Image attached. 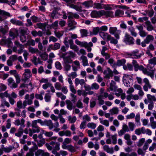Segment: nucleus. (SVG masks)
Segmentation results:
<instances>
[{
  "label": "nucleus",
  "instance_id": "1",
  "mask_svg": "<svg viewBox=\"0 0 156 156\" xmlns=\"http://www.w3.org/2000/svg\"><path fill=\"white\" fill-rule=\"evenodd\" d=\"M122 81L124 85L127 87H130L133 82V77L130 75L124 74Z\"/></svg>",
  "mask_w": 156,
  "mask_h": 156
},
{
  "label": "nucleus",
  "instance_id": "2",
  "mask_svg": "<svg viewBox=\"0 0 156 156\" xmlns=\"http://www.w3.org/2000/svg\"><path fill=\"white\" fill-rule=\"evenodd\" d=\"M66 2L67 5L70 8L76 10V11L80 12L81 11V8L78 5H75L76 0H63Z\"/></svg>",
  "mask_w": 156,
  "mask_h": 156
},
{
  "label": "nucleus",
  "instance_id": "3",
  "mask_svg": "<svg viewBox=\"0 0 156 156\" xmlns=\"http://www.w3.org/2000/svg\"><path fill=\"white\" fill-rule=\"evenodd\" d=\"M123 41L126 44L130 45L134 43V39L127 33H126L123 39Z\"/></svg>",
  "mask_w": 156,
  "mask_h": 156
},
{
  "label": "nucleus",
  "instance_id": "4",
  "mask_svg": "<svg viewBox=\"0 0 156 156\" xmlns=\"http://www.w3.org/2000/svg\"><path fill=\"white\" fill-rule=\"evenodd\" d=\"M109 32L110 34L114 35L117 39H118L119 38V35L121 32V31L117 30L116 27H110L109 29Z\"/></svg>",
  "mask_w": 156,
  "mask_h": 156
},
{
  "label": "nucleus",
  "instance_id": "5",
  "mask_svg": "<svg viewBox=\"0 0 156 156\" xmlns=\"http://www.w3.org/2000/svg\"><path fill=\"white\" fill-rule=\"evenodd\" d=\"M36 26L38 28L42 30L43 31H44V33L47 35H49L51 34V32L49 30H46L47 25L45 23H37L36 24Z\"/></svg>",
  "mask_w": 156,
  "mask_h": 156
},
{
  "label": "nucleus",
  "instance_id": "6",
  "mask_svg": "<svg viewBox=\"0 0 156 156\" xmlns=\"http://www.w3.org/2000/svg\"><path fill=\"white\" fill-rule=\"evenodd\" d=\"M46 125L48 127L50 130H51L54 128H58L59 126L58 122H55L54 124L51 120H47Z\"/></svg>",
  "mask_w": 156,
  "mask_h": 156
},
{
  "label": "nucleus",
  "instance_id": "7",
  "mask_svg": "<svg viewBox=\"0 0 156 156\" xmlns=\"http://www.w3.org/2000/svg\"><path fill=\"white\" fill-rule=\"evenodd\" d=\"M142 54L139 53V51L136 49L133 51L131 53L128 54L129 57L133 58H138L142 56Z\"/></svg>",
  "mask_w": 156,
  "mask_h": 156
},
{
  "label": "nucleus",
  "instance_id": "8",
  "mask_svg": "<svg viewBox=\"0 0 156 156\" xmlns=\"http://www.w3.org/2000/svg\"><path fill=\"white\" fill-rule=\"evenodd\" d=\"M132 64L135 71H137L138 70L142 71L144 68L142 65H139L135 60H133Z\"/></svg>",
  "mask_w": 156,
  "mask_h": 156
},
{
  "label": "nucleus",
  "instance_id": "9",
  "mask_svg": "<svg viewBox=\"0 0 156 156\" xmlns=\"http://www.w3.org/2000/svg\"><path fill=\"white\" fill-rule=\"evenodd\" d=\"M10 14L3 10L0 9V23L6 18V17L10 16Z\"/></svg>",
  "mask_w": 156,
  "mask_h": 156
},
{
  "label": "nucleus",
  "instance_id": "10",
  "mask_svg": "<svg viewBox=\"0 0 156 156\" xmlns=\"http://www.w3.org/2000/svg\"><path fill=\"white\" fill-rule=\"evenodd\" d=\"M143 81L145 83V84L143 87L144 90L145 91H147L148 90V89H151V88L152 86L150 84L149 80L147 78H144Z\"/></svg>",
  "mask_w": 156,
  "mask_h": 156
},
{
  "label": "nucleus",
  "instance_id": "11",
  "mask_svg": "<svg viewBox=\"0 0 156 156\" xmlns=\"http://www.w3.org/2000/svg\"><path fill=\"white\" fill-rule=\"evenodd\" d=\"M42 87L44 90H47L48 88L50 87L51 91L53 93L55 92V90L52 84L50 82L45 83L42 85Z\"/></svg>",
  "mask_w": 156,
  "mask_h": 156
},
{
  "label": "nucleus",
  "instance_id": "12",
  "mask_svg": "<svg viewBox=\"0 0 156 156\" xmlns=\"http://www.w3.org/2000/svg\"><path fill=\"white\" fill-rule=\"evenodd\" d=\"M8 85L11 88H16L18 86L17 84L15 83L13 79L11 78H9L8 79Z\"/></svg>",
  "mask_w": 156,
  "mask_h": 156
},
{
  "label": "nucleus",
  "instance_id": "13",
  "mask_svg": "<svg viewBox=\"0 0 156 156\" xmlns=\"http://www.w3.org/2000/svg\"><path fill=\"white\" fill-rule=\"evenodd\" d=\"M37 120L32 121L31 126L34 133H38L40 132V128L37 126Z\"/></svg>",
  "mask_w": 156,
  "mask_h": 156
},
{
  "label": "nucleus",
  "instance_id": "14",
  "mask_svg": "<svg viewBox=\"0 0 156 156\" xmlns=\"http://www.w3.org/2000/svg\"><path fill=\"white\" fill-rule=\"evenodd\" d=\"M103 73L105 75V77L107 78H109L110 77L113 76V72L109 67H107L106 69L104 71Z\"/></svg>",
  "mask_w": 156,
  "mask_h": 156
},
{
  "label": "nucleus",
  "instance_id": "15",
  "mask_svg": "<svg viewBox=\"0 0 156 156\" xmlns=\"http://www.w3.org/2000/svg\"><path fill=\"white\" fill-rule=\"evenodd\" d=\"M23 80L26 81L29 79L31 76V71L30 69H25V73L23 74Z\"/></svg>",
  "mask_w": 156,
  "mask_h": 156
},
{
  "label": "nucleus",
  "instance_id": "16",
  "mask_svg": "<svg viewBox=\"0 0 156 156\" xmlns=\"http://www.w3.org/2000/svg\"><path fill=\"white\" fill-rule=\"evenodd\" d=\"M102 10L100 11L94 10L91 12L90 15L92 17L98 18L102 16Z\"/></svg>",
  "mask_w": 156,
  "mask_h": 156
},
{
  "label": "nucleus",
  "instance_id": "17",
  "mask_svg": "<svg viewBox=\"0 0 156 156\" xmlns=\"http://www.w3.org/2000/svg\"><path fill=\"white\" fill-rule=\"evenodd\" d=\"M102 16H104L106 18L113 17V12L111 11H105L104 10H102Z\"/></svg>",
  "mask_w": 156,
  "mask_h": 156
},
{
  "label": "nucleus",
  "instance_id": "18",
  "mask_svg": "<svg viewBox=\"0 0 156 156\" xmlns=\"http://www.w3.org/2000/svg\"><path fill=\"white\" fill-rule=\"evenodd\" d=\"M60 47V44L59 43H56L54 45L53 44L50 45L49 48L47 49V50L48 51H50L51 49L55 50L59 49Z\"/></svg>",
  "mask_w": 156,
  "mask_h": 156
},
{
  "label": "nucleus",
  "instance_id": "19",
  "mask_svg": "<svg viewBox=\"0 0 156 156\" xmlns=\"http://www.w3.org/2000/svg\"><path fill=\"white\" fill-rule=\"evenodd\" d=\"M95 60H98V63L100 64L103 66H105L107 64V62L105 59L103 58H99L98 56L96 57L95 58Z\"/></svg>",
  "mask_w": 156,
  "mask_h": 156
},
{
  "label": "nucleus",
  "instance_id": "20",
  "mask_svg": "<svg viewBox=\"0 0 156 156\" xmlns=\"http://www.w3.org/2000/svg\"><path fill=\"white\" fill-rule=\"evenodd\" d=\"M135 133L138 135H139L141 133L145 134L146 133V129L145 127H142L141 128L136 129L135 131Z\"/></svg>",
  "mask_w": 156,
  "mask_h": 156
},
{
  "label": "nucleus",
  "instance_id": "21",
  "mask_svg": "<svg viewBox=\"0 0 156 156\" xmlns=\"http://www.w3.org/2000/svg\"><path fill=\"white\" fill-rule=\"evenodd\" d=\"M99 35L104 40H107V41L108 39L111 37V35L107 33L103 32H100Z\"/></svg>",
  "mask_w": 156,
  "mask_h": 156
},
{
  "label": "nucleus",
  "instance_id": "22",
  "mask_svg": "<svg viewBox=\"0 0 156 156\" xmlns=\"http://www.w3.org/2000/svg\"><path fill=\"white\" fill-rule=\"evenodd\" d=\"M25 122V120L23 118L21 120H20L19 119H17L15 121L14 124L17 126L20 125V126H23V128H24L25 126L24 125Z\"/></svg>",
  "mask_w": 156,
  "mask_h": 156
},
{
  "label": "nucleus",
  "instance_id": "23",
  "mask_svg": "<svg viewBox=\"0 0 156 156\" xmlns=\"http://www.w3.org/2000/svg\"><path fill=\"white\" fill-rule=\"evenodd\" d=\"M103 149L107 153L112 154L114 152L113 148L112 147L110 148L108 145H105L103 147Z\"/></svg>",
  "mask_w": 156,
  "mask_h": 156
},
{
  "label": "nucleus",
  "instance_id": "24",
  "mask_svg": "<svg viewBox=\"0 0 156 156\" xmlns=\"http://www.w3.org/2000/svg\"><path fill=\"white\" fill-rule=\"evenodd\" d=\"M75 83L76 86H77L79 84L82 86L85 84V83L84 79H80L78 78H76L75 80Z\"/></svg>",
  "mask_w": 156,
  "mask_h": 156
},
{
  "label": "nucleus",
  "instance_id": "25",
  "mask_svg": "<svg viewBox=\"0 0 156 156\" xmlns=\"http://www.w3.org/2000/svg\"><path fill=\"white\" fill-rule=\"evenodd\" d=\"M115 5L114 4L105 5L104 4L103 7V9H104L106 10H111L115 9Z\"/></svg>",
  "mask_w": 156,
  "mask_h": 156
},
{
  "label": "nucleus",
  "instance_id": "26",
  "mask_svg": "<svg viewBox=\"0 0 156 156\" xmlns=\"http://www.w3.org/2000/svg\"><path fill=\"white\" fill-rule=\"evenodd\" d=\"M126 62V60L124 58L118 60L116 63V67L117 66H120L124 65Z\"/></svg>",
  "mask_w": 156,
  "mask_h": 156
},
{
  "label": "nucleus",
  "instance_id": "27",
  "mask_svg": "<svg viewBox=\"0 0 156 156\" xmlns=\"http://www.w3.org/2000/svg\"><path fill=\"white\" fill-rule=\"evenodd\" d=\"M119 156H137V154L136 152H134L130 154L129 153H125L121 152L120 153Z\"/></svg>",
  "mask_w": 156,
  "mask_h": 156
},
{
  "label": "nucleus",
  "instance_id": "28",
  "mask_svg": "<svg viewBox=\"0 0 156 156\" xmlns=\"http://www.w3.org/2000/svg\"><path fill=\"white\" fill-rule=\"evenodd\" d=\"M119 112V108L117 107H114L109 111L111 115H117L118 114Z\"/></svg>",
  "mask_w": 156,
  "mask_h": 156
},
{
  "label": "nucleus",
  "instance_id": "29",
  "mask_svg": "<svg viewBox=\"0 0 156 156\" xmlns=\"http://www.w3.org/2000/svg\"><path fill=\"white\" fill-rule=\"evenodd\" d=\"M23 126H20L18 129L17 133H15V135L18 137H21L23 133Z\"/></svg>",
  "mask_w": 156,
  "mask_h": 156
},
{
  "label": "nucleus",
  "instance_id": "30",
  "mask_svg": "<svg viewBox=\"0 0 156 156\" xmlns=\"http://www.w3.org/2000/svg\"><path fill=\"white\" fill-rule=\"evenodd\" d=\"M142 71L144 74L150 76L151 78L154 77V73L153 72H151L150 71H147V70L146 68L144 67Z\"/></svg>",
  "mask_w": 156,
  "mask_h": 156
},
{
  "label": "nucleus",
  "instance_id": "31",
  "mask_svg": "<svg viewBox=\"0 0 156 156\" xmlns=\"http://www.w3.org/2000/svg\"><path fill=\"white\" fill-rule=\"evenodd\" d=\"M69 43L71 49H73L76 51L78 50V49L77 46L73 44V41L72 40L70 39L69 40Z\"/></svg>",
  "mask_w": 156,
  "mask_h": 156
},
{
  "label": "nucleus",
  "instance_id": "32",
  "mask_svg": "<svg viewBox=\"0 0 156 156\" xmlns=\"http://www.w3.org/2000/svg\"><path fill=\"white\" fill-rule=\"evenodd\" d=\"M37 154L38 155L41 156H49V154L41 150H38L37 151Z\"/></svg>",
  "mask_w": 156,
  "mask_h": 156
},
{
  "label": "nucleus",
  "instance_id": "33",
  "mask_svg": "<svg viewBox=\"0 0 156 156\" xmlns=\"http://www.w3.org/2000/svg\"><path fill=\"white\" fill-rule=\"evenodd\" d=\"M82 5L87 8L92 7L93 5V2L92 0L85 1L83 3Z\"/></svg>",
  "mask_w": 156,
  "mask_h": 156
},
{
  "label": "nucleus",
  "instance_id": "34",
  "mask_svg": "<svg viewBox=\"0 0 156 156\" xmlns=\"http://www.w3.org/2000/svg\"><path fill=\"white\" fill-rule=\"evenodd\" d=\"M108 62L112 68L116 67V63L113 58H110L108 61Z\"/></svg>",
  "mask_w": 156,
  "mask_h": 156
},
{
  "label": "nucleus",
  "instance_id": "35",
  "mask_svg": "<svg viewBox=\"0 0 156 156\" xmlns=\"http://www.w3.org/2000/svg\"><path fill=\"white\" fill-rule=\"evenodd\" d=\"M128 29L132 35L134 37L136 36L137 34L135 32L134 28L133 27L131 26L129 27Z\"/></svg>",
  "mask_w": 156,
  "mask_h": 156
},
{
  "label": "nucleus",
  "instance_id": "36",
  "mask_svg": "<svg viewBox=\"0 0 156 156\" xmlns=\"http://www.w3.org/2000/svg\"><path fill=\"white\" fill-rule=\"evenodd\" d=\"M154 39V37L152 35H148L146 37L144 41L146 42L147 44H149L151 41H153Z\"/></svg>",
  "mask_w": 156,
  "mask_h": 156
},
{
  "label": "nucleus",
  "instance_id": "37",
  "mask_svg": "<svg viewBox=\"0 0 156 156\" xmlns=\"http://www.w3.org/2000/svg\"><path fill=\"white\" fill-rule=\"evenodd\" d=\"M100 123L105 126L108 127L109 126V122L108 120L105 119L103 120L102 118H100L99 119Z\"/></svg>",
  "mask_w": 156,
  "mask_h": 156
},
{
  "label": "nucleus",
  "instance_id": "38",
  "mask_svg": "<svg viewBox=\"0 0 156 156\" xmlns=\"http://www.w3.org/2000/svg\"><path fill=\"white\" fill-rule=\"evenodd\" d=\"M80 32L82 37H86L87 36L88 32L87 30L81 29L80 30Z\"/></svg>",
  "mask_w": 156,
  "mask_h": 156
},
{
  "label": "nucleus",
  "instance_id": "39",
  "mask_svg": "<svg viewBox=\"0 0 156 156\" xmlns=\"http://www.w3.org/2000/svg\"><path fill=\"white\" fill-rule=\"evenodd\" d=\"M81 58L82 60L83 65L84 66H88V62L87 57L85 56H82Z\"/></svg>",
  "mask_w": 156,
  "mask_h": 156
},
{
  "label": "nucleus",
  "instance_id": "40",
  "mask_svg": "<svg viewBox=\"0 0 156 156\" xmlns=\"http://www.w3.org/2000/svg\"><path fill=\"white\" fill-rule=\"evenodd\" d=\"M93 6V8L95 9H103L104 4L98 3H94Z\"/></svg>",
  "mask_w": 156,
  "mask_h": 156
},
{
  "label": "nucleus",
  "instance_id": "41",
  "mask_svg": "<svg viewBox=\"0 0 156 156\" xmlns=\"http://www.w3.org/2000/svg\"><path fill=\"white\" fill-rule=\"evenodd\" d=\"M147 98L148 101L149 102H152L153 101H156V98L154 95H151L150 94H147Z\"/></svg>",
  "mask_w": 156,
  "mask_h": 156
},
{
  "label": "nucleus",
  "instance_id": "42",
  "mask_svg": "<svg viewBox=\"0 0 156 156\" xmlns=\"http://www.w3.org/2000/svg\"><path fill=\"white\" fill-rule=\"evenodd\" d=\"M115 82L113 80H111L109 87V89L110 90H115L116 88L115 86Z\"/></svg>",
  "mask_w": 156,
  "mask_h": 156
},
{
  "label": "nucleus",
  "instance_id": "43",
  "mask_svg": "<svg viewBox=\"0 0 156 156\" xmlns=\"http://www.w3.org/2000/svg\"><path fill=\"white\" fill-rule=\"evenodd\" d=\"M145 23L147 26V29L148 31H151L153 30V27L150 21H147Z\"/></svg>",
  "mask_w": 156,
  "mask_h": 156
},
{
  "label": "nucleus",
  "instance_id": "44",
  "mask_svg": "<svg viewBox=\"0 0 156 156\" xmlns=\"http://www.w3.org/2000/svg\"><path fill=\"white\" fill-rule=\"evenodd\" d=\"M124 14V12L120 9H117L115 12V16L116 17L122 16Z\"/></svg>",
  "mask_w": 156,
  "mask_h": 156
},
{
  "label": "nucleus",
  "instance_id": "45",
  "mask_svg": "<svg viewBox=\"0 0 156 156\" xmlns=\"http://www.w3.org/2000/svg\"><path fill=\"white\" fill-rule=\"evenodd\" d=\"M56 95L57 97L60 98L62 100H64L66 98V96L63 95L61 92H58L56 93Z\"/></svg>",
  "mask_w": 156,
  "mask_h": 156
},
{
  "label": "nucleus",
  "instance_id": "46",
  "mask_svg": "<svg viewBox=\"0 0 156 156\" xmlns=\"http://www.w3.org/2000/svg\"><path fill=\"white\" fill-rule=\"evenodd\" d=\"M68 77H69L72 79L75 78L77 76L76 72H73L69 74H67Z\"/></svg>",
  "mask_w": 156,
  "mask_h": 156
},
{
  "label": "nucleus",
  "instance_id": "47",
  "mask_svg": "<svg viewBox=\"0 0 156 156\" xmlns=\"http://www.w3.org/2000/svg\"><path fill=\"white\" fill-rule=\"evenodd\" d=\"M98 104L100 105H102L104 104L105 101L103 99L102 96L101 95H99L98 97Z\"/></svg>",
  "mask_w": 156,
  "mask_h": 156
},
{
  "label": "nucleus",
  "instance_id": "48",
  "mask_svg": "<svg viewBox=\"0 0 156 156\" xmlns=\"http://www.w3.org/2000/svg\"><path fill=\"white\" fill-rule=\"evenodd\" d=\"M145 139L144 138L140 139L139 141L136 143L137 146L139 147L141 146L145 142Z\"/></svg>",
  "mask_w": 156,
  "mask_h": 156
},
{
  "label": "nucleus",
  "instance_id": "49",
  "mask_svg": "<svg viewBox=\"0 0 156 156\" xmlns=\"http://www.w3.org/2000/svg\"><path fill=\"white\" fill-rule=\"evenodd\" d=\"M55 34L56 37L60 38L63 35L64 32L63 31H55Z\"/></svg>",
  "mask_w": 156,
  "mask_h": 156
},
{
  "label": "nucleus",
  "instance_id": "50",
  "mask_svg": "<svg viewBox=\"0 0 156 156\" xmlns=\"http://www.w3.org/2000/svg\"><path fill=\"white\" fill-rule=\"evenodd\" d=\"M87 126L88 128L94 129L96 127V124L94 122H89Z\"/></svg>",
  "mask_w": 156,
  "mask_h": 156
},
{
  "label": "nucleus",
  "instance_id": "51",
  "mask_svg": "<svg viewBox=\"0 0 156 156\" xmlns=\"http://www.w3.org/2000/svg\"><path fill=\"white\" fill-rule=\"evenodd\" d=\"M135 126V125L133 122H129L128 123L129 129V131H133Z\"/></svg>",
  "mask_w": 156,
  "mask_h": 156
},
{
  "label": "nucleus",
  "instance_id": "52",
  "mask_svg": "<svg viewBox=\"0 0 156 156\" xmlns=\"http://www.w3.org/2000/svg\"><path fill=\"white\" fill-rule=\"evenodd\" d=\"M51 96L49 93H47L45 94L44 97L45 101L46 102H49L51 101Z\"/></svg>",
  "mask_w": 156,
  "mask_h": 156
},
{
  "label": "nucleus",
  "instance_id": "53",
  "mask_svg": "<svg viewBox=\"0 0 156 156\" xmlns=\"http://www.w3.org/2000/svg\"><path fill=\"white\" fill-rule=\"evenodd\" d=\"M110 41V43L112 44H116L118 43L117 40L115 39L113 37H112L111 36V37H110L108 41Z\"/></svg>",
  "mask_w": 156,
  "mask_h": 156
},
{
  "label": "nucleus",
  "instance_id": "54",
  "mask_svg": "<svg viewBox=\"0 0 156 156\" xmlns=\"http://www.w3.org/2000/svg\"><path fill=\"white\" fill-rule=\"evenodd\" d=\"M67 150L71 152H74L76 151L75 147L71 145H68Z\"/></svg>",
  "mask_w": 156,
  "mask_h": 156
},
{
  "label": "nucleus",
  "instance_id": "55",
  "mask_svg": "<svg viewBox=\"0 0 156 156\" xmlns=\"http://www.w3.org/2000/svg\"><path fill=\"white\" fill-rule=\"evenodd\" d=\"M55 66L56 69L58 70H61L62 68L61 63L58 61H57L55 62Z\"/></svg>",
  "mask_w": 156,
  "mask_h": 156
},
{
  "label": "nucleus",
  "instance_id": "56",
  "mask_svg": "<svg viewBox=\"0 0 156 156\" xmlns=\"http://www.w3.org/2000/svg\"><path fill=\"white\" fill-rule=\"evenodd\" d=\"M18 47L19 48L17 50V52L18 53L20 54L24 51V46L23 45L20 44Z\"/></svg>",
  "mask_w": 156,
  "mask_h": 156
},
{
  "label": "nucleus",
  "instance_id": "57",
  "mask_svg": "<svg viewBox=\"0 0 156 156\" xmlns=\"http://www.w3.org/2000/svg\"><path fill=\"white\" fill-rule=\"evenodd\" d=\"M68 119L69 121L71 123L75 122L76 120V118L75 116H73L72 117L70 116H69Z\"/></svg>",
  "mask_w": 156,
  "mask_h": 156
},
{
  "label": "nucleus",
  "instance_id": "58",
  "mask_svg": "<svg viewBox=\"0 0 156 156\" xmlns=\"http://www.w3.org/2000/svg\"><path fill=\"white\" fill-rule=\"evenodd\" d=\"M93 45V43L91 42H89L88 43V45L87 46H86L85 48L87 49L88 52H90L91 51L92 49L91 47Z\"/></svg>",
  "mask_w": 156,
  "mask_h": 156
},
{
  "label": "nucleus",
  "instance_id": "59",
  "mask_svg": "<svg viewBox=\"0 0 156 156\" xmlns=\"http://www.w3.org/2000/svg\"><path fill=\"white\" fill-rule=\"evenodd\" d=\"M83 121L86 122H90L91 121L90 117L87 114L84 115L83 117Z\"/></svg>",
  "mask_w": 156,
  "mask_h": 156
},
{
  "label": "nucleus",
  "instance_id": "60",
  "mask_svg": "<svg viewBox=\"0 0 156 156\" xmlns=\"http://www.w3.org/2000/svg\"><path fill=\"white\" fill-rule=\"evenodd\" d=\"M71 66L68 64H66L64 67V71L65 73L67 74L68 73V71L71 69Z\"/></svg>",
  "mask_w": 156,
  "mask_h": 156
},
{
  "label": "nucleus",
  "instance_id": "61",
  "mask_svg": "<svg viewBox=\"0 0 156 156\" xmlns=\"http://www.w3.org/2000/svg\"><path fill=\"white\" fill-rule=\"evenodd\" d=\"M99 85L97 83H93L91 85V89L92 90H98L99 89Z\"/></svg>",
  "mask_w": 156,
  "mask_h": 156
},
{
  "label": "nucleus",
  "instance_id": "62",
  "mask_svg": "<svg viewBox=\"0 0 156 156\" xmlns=\"http://www.w3.org/2000/svg\"><path fill=\"white\" fill-rule=\"evenodd\" d=\"M30 18L33 23H37L40 21V19L37 17L35 16H32Z\"/></svg>",
  "mask_w": 156,
  "mask_h": 156
},
{
  "label": "nucleus",
  "instance_id": "63",
  "mask_svg": "<svg viewBox=\"0 0 156 156\" xmlns=\"http://www.w3.org/2000/svg\"><path fill=\"white\" fill-rule=\"evenodd\" d=\"M100 31L99 27H96L93 29L92 33L94 35H97Z\"/></svg>",
  "mask_w": 156,
  "mask_h": 156
},
{
  "label": "nucleus",
  "instance_id": "64",
  "mask_svg": "<svg viewBox=\"0 0 156 156\" xmlns=\"http://www.w3.org/2000/svg\"><path fill=\"white\" fill-rule=\"evenodd\" d=\"M149 63L151 64L156 65V57H154L153 58L149 60Z\"/></svg>",
  "mask_w": 156,
  "mask_h": 156
}]
</instances>
